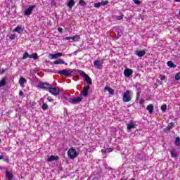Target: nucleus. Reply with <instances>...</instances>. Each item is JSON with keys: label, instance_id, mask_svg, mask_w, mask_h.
Wrapping results in <instances>:
<instances>
[{"label": "nucleus", "instance_id": "38", "mask_svg": "<svg viewBox=\"0 0 180 180\" xmlns=\"http://www.w3.org/2000/svg\"><path fill=\"white\" fill-rule=\"evenodd\" d=\"M101 5H102V3H101V2L96 3L94 4V8H101Z\"/></svg>", "mask_w": 180, "mask_h": 180}, {"label": "nucleus", "instance_id": "45", "mask_svg": "<svg viewBox=\"0 0 180 180\" xmlns=\"http://www.w3.org/2000/svg\"><path fill=\"white\" fill-rule=\"evenodd\" d=\"M47 101H49V102H53L54 100L51 96H49Z\"/></svg>", "mask_w": 180, "mask_h": 180}, {"label": "nucleus", "instance_id": "30", "mask_svg": "<svg viewBox=\"0 0 180 180\" xmlns=\"http://www.w3.org/2000/svg\"><path fill=\"white\" fill-rule=\"evenodd\" d=\"M42 109L43 110H47V109H49V105H47L46 103H43Z\"/></svg>", "mask_w": 180, "mask_h": 180}, {"label": "nucleus", "instance_id": "26", "mask_svg": "<svg viewBox=\"0 0 180 180\" xmlns=\"http://www.w3.org/2000/svg\"><path fill=\"white\" fill-rule=\"evenodd\" d=\"M174 127V124L172 122L169 123L167 127H166V129H165V130H172V129Z\"/></svg>", "mask_w": 180, "mask_h": 180}, {"label": "nucleus", "instance_id": "54", "mask_svg": "<svg viewBox=\"0 0 180 180\" xmlns=\"http://www.w3.org/2000/svg\"><path fill=\"white\" fill-rule=\"evenodd\" d=\"M0 160H4V155H0Z\"/></svg>", "mask_w": 180, "mask_h": 180}, {"label": "nucleus", "instance_id": "51", "mask_svg": "<svg viewBox=\"0 0 180 180\" xmlns=\"http://www.w3.org/2000/svg\"><path fill=\"white\" fill-rule=\"evenodd\" d=\"M19 95H20V96H23V91H19Z\"/></svg>", "mask_w": 180, "mask_h": 180}, {"label": "nucleus", "instance_id": "6", "mask_svg": "<svg viewBox=\"0 0 180 180\" xmlns=\"http://www.w3.org/2000/svg\"><path fill=\"white\" fill-rule=\"evenodd\" d=\"M51 86H53V85L47 82H40L38 85V87L41 88V89H50Z\"/></svg>", "mask_w": 180, "mask_h": 180}, {"label": "nucleus", "instance_id": "36", "mask_svg": "<svg viewBox=\"0 0 180 180\" xmlns=\"http://www.w3.org/2000/svg\"><path fill=\"white\" fill-rule=\"evenodd\" d=\"M108 92L110 95H113V94H115V90H113V89L110 87V89H108Z\"/></svg>", "mask_w": 180, "mask_h": 180}, {"label": "nucleus", "instance_id": "47", "mask_svg": "<svg viewBox=\"0 0 180 180\" xmlns=\"http://www.w3.org/2000/svg\"><path fill=\"white\" fill-rule=\"evenodd\" d=\"M65 40H72V37H67L65 38Z\"/></svg>", "mask_w": 180, "mask_h": 180}, {"label": "nucleus", "instance_id": "9", "mask_svg": "<svg viewBox=\"0 0 180 180\" xmlns=\"http://www.w3.org/2000/svg\"><path fill=\"white\" fill-rule=\"evenodd\" d=\"M91 87L89 86V85L86 86L84 84V86L83 88V90L81 91V95L82 96H84V98H86V96H88V91H89V89Z\"/></svg>", "mask_w": 180, "mask_h": 180}, {"label": "nucleus", "instance_id": "57", "mask_svg": "<svg viewBox=\"0 0 180 180\" xmlns=\"http://www.w3.org/2000/svg\"><path fill=\"white\" fill-rule=\"evenodd\" d=\"M120 180H127V179H121Z\"/></svg>", "mask_w": 180, "mask_h": 180}, {"label": "nucleus", "instance_id": "58", "mask_svg": "<svg viewBox=\"0 0 180 180\" xmlns=\"http://www.w3.org/2000/svg\"><path fill=\"white\" fill-rule=\"evenodd\" d=\"M179 15H180V10H179Z\"/></svg>", "mask_w": 180, "mask_h": 180}, {"label": "nucleus", "instance_id": "1", "mask_svg": "<svg viewBox=\"0 0 180 180\" xmlns=\"http://www.w3.org/2000/svg\"><path fill=\"white\" fill-rule=\"evenodd\" d=\"M133 96V93L130 90H127L124 92L122 95V101L123 102L127 103L131 101V96Z\"/></svg>", "mask_w": 180, "mask_h": 180}, {"label": "nucleus", "instance_id": "23", "mask_svg": "<svg viewBox=\"0 0 180 180\" xmlns=\"http://www.w3.org/2000/svg\"><path fill=\"white\" fill-rule=\"evenodd\" d=\"M135 88H136L137 92H140V90L141 89V84L140 83H136Z\"/></svg>", "mask_w": 180, "mask_h": 180}, {"label": "nucleus", "instance_id": "21", "mask_svg": "<svg viewBox=\"0 0 180 180\" xmlns=\"http://www.w3.org/2000/svg\"><path fill=\"white\" fill-rule=\"evenodd\" d=\"M80 39H81V37L79 35H75L72 37V41H79Z\"/></svg>", "mask_w": 180, "mask_h": 180}, {"label": "nucleus", "instance_id": "55", "mask_svg": "<svg viewBox=\"0 0 180 180\" xmlns=\"http://www.w3.org/2000/svg\"><path fill=\"white\" fill-rule=\"evenodd\" d=\"M175 2H180V0H174Z\"/></svg>", "mask_w": 180, "mask_h": 180}, {"label": "nucleus", "instance_id": "31", "mask_svg": "<svg viewBox=\"0 0 180 180\" xmlns=\"http://www.w3.org/2000/svg\"><path fill=\"white\" fill-rule=\"evenodd\" d=\"M144 102H146V101L143 98L139 100V105H141L142 108H144Z\"/></svg>", "mask_w": 180, "mask_h": 180}, {"label": "nucleus", "instance_id": "12", "mask_svg": "<svg viewBox=\"0 0 180 180\" xmlns=\"http://www.w3.org/2000/svg\"><path fill=\"white\" fill-rule=\"evenodd\" d=\"M136 127V122L133 121H130L129 124H127V130H131V129H135Z\"/></svg>", "mask_w": 180, "mask_h": 180}, {"label": "nucleus", "instance_id": "59", "mask_svg": "<svg viewBox=\"0 0 180 180\" xmlns=\"http://www.w3.org/2000/svg\"><path fill=\"white\" fill-rule=\"evenodd\" d=\"M0 141H1V139H0Z\"/></svg>", "mask_w": 180, "mask_h": 180}, {"label": "nucleus", "instance_id": "53", "mask_svg": "<svg viewBox=\"0 0 180 180\" xmlns=\"http://www.w3.org/2000/svg\"><path fill=\"white\" fill-rule=\"evenodd\" d=\"M110 87H108V86H105V88H104V89H105V91H109V89H110Z\"/></svg>", "mask_w": 180, "mask_h": 180}, {"label": "nucleus", "instance_id": "24", "mask_svg": "<svg viewBox=\"0 0 180 180\" xmlns=\"http://www.w3.org/2000/svg\"><path fill=\"white\" fill-rule=\"evenodd\" d=\"M30 58H33L34 60H37V58H39V56H37V53H34L32 55H30Z\"/></svg>", "mask_w": 180, "mask_h": 180}, {"label": "nucleus", "instance_id": "49", "mask_svg": "<svg viewBox=\"0 0 180 180\" xmlns=\"http://www.w3.org/2000/svg\"><path fill=\"white\" fill-rule=\"evenodd\" d=\"M101 153H102L103 154H106V153H107L106 149H102V150H101Z\"/></svg>", "mask_w": 180, "mask_h": 180}, {"label": "nucleus", "instance_id": "20", "mask_svg": "<svg viewBox=\"0 0 180 180\" xmlns=\"http://www.w3.org/2000/svg\"><path fill=\"white\" fill-rule=\"evenodd\" d=\"M74 5H75V1H74V0H70L67 6L70 9H72V6H74Z\"/></svg>", "mask_w": 180, "mask_h": 180}, {"label": "nucleus", "instance_id": "15", "mask_svg": "<svg viewBox=\"0 0 180 180\" xmlns=\"http://www.w3.org/2000/svg\"><path fill=\"white\" fill-rule=\"evenodd\" d=\"M60 158L58 156L51 155L47 160V162H51V161H58Z\"/></svg>", "mask_w": 180, "mask_h": 180}, {"label": "nucleus", "instance_id": "46", "mask_svg": "<svg viewBox=\"0 0 180 180\" xmlns=\"http://www.w3.org/2000/svg\"><path fill=\"white\" fill-rule=\"evenodd\" d=\"M4 161H5L6 162H9V158L8 157L4 158Z\"/></svg>", "mask_w": 180, "mask_h": 180}, {"label": "nucleus", "instance_id": "10", "mask_svg": "<svg viewBox=\"0 0 180 180\" xmlns=\"http://www.w3.org/2000/svg\"><path fill=\"white\" fill-rule=\"evenodd\" d=\"M82 101V97H77L75 98H72L70 101V103H73V105H77V103H79Z\"/></svg>", "mask_w": 180, "mask_h": 180}, {"label": "nucleus", "instance_id": "44", "mask_svg": "<svg viewBox=\"0 0 180 180\" xmlns=\"http://www.w3.org/2000/svg\"><path fill=\"white\" fill-rule=\"evenodd\" d=\"M108 4H109V1H104L101 2V5H103V6L108 5Z\"/></svg>", "mask_w": 180, "mask_h": 180}, {"label": "nucleus", "instance_id": "48", "mask_svg": "<svg viewBox=\"0 0 180 180\" xmlns=\"http://www.w3.org/2000/svg\"><path fill=\"white\" fill-rule=\"evenodd\" d=\"M58 32H59V33H63V28L58 27Z\"/></svg>", "mask_w": 180, "mask_h": 180}, {"label": "nucleus", "instance_id": "29", "mask_svg": "<svg viewBox=\"0 0 180 180\" xmlns=\"http://www.w3.org/2000/svg\"><path fill=\"white\" fill-rule=\"evenodd\" d=\"M6 85V80L5 79H2V80L0 82V87L5 86Z\"/></svg>", "mask_w": 180, "mask_h": 180}, {"label": "nucleus", "instance_id": "50", "mask_svg": "<svg viewBox=\"0 0 180 180\" xmlns=\"http://www.w3.org/2000/svg\"><path fill=\"white\" fill-rule=\"evenodd\" d=\"M164 79H165V75H162V76L160 77V81H164Z\"/></svg>", "mask_w": 180, "mask_h": 180}, {"label": "nucleus", "instance_id": "25", "mask_svg": "<svg viewBox=\"0 0 180 180\" xmlns=\"http://www.w3.org/2000/svg\"><path fill=\"white\" fill-rule=\"evenodd\" d=\"M167 65L168 67H170V68H175V67H176V65H175V64H174L172 61H168Z\"/></svg>", "mask_w": 180, "mask_h": 180}, {"label": "nucleus", "instance_id": "19", "mask_svg": "<svg viewBox=\"0 0 180 180\" xmlns=\"http://www.w3.org/2000/svg\"><path fill=\"white\" fill-rule=\"evenodd\" d=\"M146 110H148L150 115H151L154 110V105L153 104H150L146 107Z\"/></svg>", "mask_w": 180, "mask_h": 180}, {"label": "nucleus", "instance_id": "17", "mask_svg": "<svg viewBox=\"0 0 180 180\" xmlns=\"http://www.w3.org/2000/svg\"><path fill=\"white\" fill-rule=\"evenodd\" d=\"M13 32H16L17 33H22L23 32V28H22V26L18 25L13 30Z\"/></svg>", "mask_w": 180, "mask_h": 180}, {"label": "nucleus", "instance_id": "14", "mask_svg": "<svg viewBox=\"0 0 180 180\" xmlns=\"http://www.w3.org/2000/svg\"><path fill=\"white\" fill-rule=\"evenodd\" d=\"M133 75V70L131 69H125L124 71V75L127 77V78H129L130 75Z\"/></svg>", "mask_w": 180, "mask_h": 180}, {"label": "nucleus", "instance_id": "16", "mask_svg": "<svg viewBox=\"0 0 180 180\" xmlns=\"http://www.w3.org/2000/svg\"><path fill=\"white\" fill-rule=\"evenodd\" d=\"M136 56H138V57H143V56H146V51L144 50L143 51H135Z\"/></svg>", "mask_w": 180, "mask_h": 180}, {"label": "nucleus", "instance_id": "13", "mask_svg": "<svg viewBox=\"0 0 180 180\" xmlns=\"http://www.w3.org/2000/svg\"><path fill=\"white\" fill-rule=\"evenodd\" d=\"M51 60H56V58H58V57H61L63 56V53H56L54 54H49Z\"/></svg>", "mask_w": 180, "mask_h": 180}, {"label": "nucleus", "instance_id": "18", "mask_svg": "<svg viewBox=\"0 0 180 180\" xmlns=\"http://www.w3.org/2000/svg\"><path fill=\"white\" fill-rule=\"evenodd\" d=\"M6 175L8 180L13 179V174H12V172L6 171Z\"/></svg>", "mask_w": 180, "mask_h": 180}, {"label": "nucleus", "instance_id": "2", "mask_svg": "<svg viewBox=\"0 0 180 180\" xmlns=\"http://www.w3.org/2000/svg\"><path fill=\"white\" fill-rule=\"evenodd\" d=\"M79 73L81 75V77L84 78L85 82L89 85H89H92V79L86 73H85V72L79 70Z\"/></svg>", "mask_w": 180, "mask_h": 180}, {"label": "nucleus", "instance_id": "41", "mask_svg": "<svg viewBox=\"0 0 180 180\" xmlns=\"http://www.w3.org/2000/svg\"><path fill=\"white\" fill-rule=\"evenodd\" d=\"M123 15L116 16L115 19H117V20H122V19H123Z\"/></svg>", "mask_w": 180, "mask_h": 180}, {"label": "nucleus", "instance_id": "56", "mask_svg": "<svg viewBox=\"0 0 180 180\" xmlns=\"http://www.w3.org/2000/svg\"><path fill=\"white\" fill-rule=\"evenodd\" d=\"M73 54H77V52H74Z\"/></svg>", "mask_w": 180, "mask_h": 180}, {"label": "nucleus", "instance_id": "32", "mask_svg": "<svg viewBox=\"0 0 180 180\" xmlns=\"http://www.w3.org/2000/svg\"><path fill=\"white\" fill-rule=\"evenodd\" d=\"M79 4H80L81 6H85V5H86V3L84 0H79Z\"/></svg>", "mask_w": 180, "mask_h": 180}, {"label": "nucleus", "instance_id": "8", "mask_svg": "<svg viewBox=\"0 0 180 180\" xmlns=\"http://www.w3.org/2000/svg\"><path fill=\"white\" fill-rule=\"evenodd\" d=\"M36 8V5L30 6L28 8H27L24 12L25 16H30L32 15V12H33V9Z\"/></svg>", "mask_w": 180, "mask_h": 180}, {"label": "nucleus", "instance_id": "5", "mask_svg": "<svg viewBox=\"0 0 180 180\" xmlns=\"http://www.w3.org/2000/svg\"><path fill=\"white\" fill-rule=\"evenodd\" d=\"M94 67L97 70H102L103 68V59L101 60H96L94 62Z\"/></svg>", "mask_w": 180, "mask_h": 180}, {"label": "nucleus", "instance_id": "42", "mask_svg": "<svg viewBox=\"0 0 180 180\" xmlns=\"http://www.w3.org/2000/svg\"><path fill=\"white\" fill-rule=\"evenodd\" d=\"M51 6H56L57 5V3L56 2V1L53 0L51 2Z\"/></svg>", "mask_w": 180, "mask_h": 180}, {"label": "nucleus", "instance_id": "11", "mask_svg": "<svg viewBox=\"0 0 180 180\" xmlns=\"http://www.w3.org/2000/svg\"><path fill=\"white\" fill-rule=\"evenodd\" d=\"M27 83V79L26 78L21 77L19 79V84L22 88H25V84Z\"/></svg>", "mask_w": 180, "mask_h": 180}, {"label": "nucleus", "instance_id": "33", "mask_svg": "<svg viewBox=\"0 0 180 180\" xmlns=\"http://www.w3.org/2000/svg\"><path fill=\"white\" fill-rule=\"evenodd\" d=\"M174 79H175V81H179V79H180V72L177 73L175 75Z\"/></svg>", "mask_w": 180, "mask_h": 180}, {"label": "nucleus", "instance_id": "22", "mask_svg": "<svg viewBox=\"0 0 180 180\" xmlns=\"http://www.w3.org/2000/svg\"><path fill=\"white\" fill-rule=\"evenodd\" d=\"M53 64L58 65V64H65V62L63 59H59L58 60H55L53 62Z\"/></svg>", "mask_w": 180, "mask_h": 180}, {"label": "nucleus", "instance_id": "39", "mask_svg": "<svg viewBox=\"0 0 180 180\" xmlns=\"http://www.w3.org/2000/svg\"><path fill=\"white\" fill-rule=\"evenodd\" d=\"M9 37L11 40H15V39H16V35L15 34H11Z\"/></svg>", "mask_w": 180, "mask_h": 180}, {"label": "nucleus", "instance_id": "43", "mask_svg": "<svg viewBox=\"0 0 180 180\" xmlns=\"http://www.w3.org/2000/svg\"><path fill=\"white\" fill-rule=\"evenodd\" d=\"M105 150H106V153H112L113 151V149L112 148H109Z\"/></svg>", "mask_w": 180, "mask_h": 180}, {"label": "nucleus", "instance_id": "3", "mask_svg": "<svg viewBox=\"0 0 180 180\" xmlns=\"http://www.w3.org/2000/svg\"><path fill=\"white\" fill-rule=\"evenodd\" d=\"M74 71H75V70H62L59 71L58 73L59 74V75H65V77H72Z\"/></svg>", "mask_w": 180, "mask_h": 180}, {"label": "nucleus", "instance_id": "34", "mask_svg": "<svg viewBox=\"0 0 180 180\" xmlns=\"http://www.w3.org/2000/svg\"><path fill=\"white\" fill-rule=\"evenodd\" d=\"M136 102L140 101V91L136 92Z\"/></svg>", "mask_w": 180, "mask_h": 180}, {"label": "nucleus", "instance_id": "35", "mask_svg": "<svg viewBox=\"0 0 180 180\" xmlns=\"http://www.w3.org/2000/svg\"><path fill=\"white\" fill-rule=\"evenodd\" d=\"M161 110L162 112H165L167 110V105L165 104L161 106Z\"/></svg>", "mask_w": 180, "mask_h": 180}, {"label": "nucleus", "instance_id": "7", "mask_svg": "<svg viewBox=\"0 0 180 180\" xmlns=\"http://www.w3.org/2000/svg\"><path fill=\"white\" fill-rule=\"evenodd\" d=\"M49 91L51 94H52V95H54L55 96H57V95L60 94V89L58 87L56 88L51 86Z\"/></svg>", "mask_w": 180, "mask_h": 180}, {"label": "nucleus", "instance_id": "40", "mask_svg": "<svg viewBox=\"0 0 180 180\" xmlns=\"http://www.w3.org/2000/svg\"><path fill=\"white\" fill-rule=\"evenodd\" d=\"M135 5H141V1L140 0H133Z\"/></svg>", "mask_w": 180, "mask_h": 180}, {"label": "nucleus", "instance_id": "52", "mask_svg": "<svg viewBox=\"0 0 180 180\" xmlns=\"http://www.w3.org/2000/svg\"><path fill=\"white\" fill-rule=\"evenodd\" d=\"M5 72V69H2L0 72V74H4Z\"/></svg>", "mask_w": 180, "mask_h": 180}, {"label": "nucleus", "instance_id": "28", "mask_svg": "<svg viewBox=\"0 0 180 180\" xmlns=\"http://www.w3.org/2000/svg\"><path fill=\"white\" fill-rule=\"evenodd\" d=\"M171 157H172V158H176L178 157V154H176V152H175V150L171 151Z\"/></svg>", "mask_w": 180, "mask_h": 180}, {"label": "nucleus", "instance_id": "37", "mask_svg": "<svg viewBox=\"0 0 180 180\" xmlns=\"http://www.w3.org/2000/svg\"><path fill=\"white\" fill-rule=\"evenodd\" d=\"M176 146H180V138L179 137H176Z\"/></svg>", "mask_w": 180, "mask_h": 180}, {"label": "nucleus", "instance_id": "27", "mask_svg": "<svg viewBox=\"0 0 180 180\" xmlns=\"http://www.w3.org/2000/svg\"><path fill=\"white\" fill-rule=\"evenodd\" d=\"M26 58H30V55L27 52H25L22 56V60H26Z\"/></svg>", "mask_w": 180, "mask_h": 180}, {"label": "nucleus", "instance_id": "4", "mask_svg": "<svg viewBox=\"0 0 180 180\" xmlns=\"http://www.w3.org/2000/svg\"><path fill=\"white\" fill-rule=\"evenodd\" d=\"M79 153L74 148H70L68 150V155L70 157L72 160H74V158H77Z\"/></svg>", "mask_w": 180, "mask_h": 180}]
</instances>
